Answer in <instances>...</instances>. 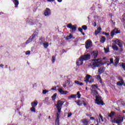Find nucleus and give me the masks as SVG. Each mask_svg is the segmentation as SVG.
Masks as SVG:
<instances>
[{
	"label": "nucleus",
	"instance_id": "nucleus-1",
	"mask_svg": "<svg viewBox=\"0 0 125 125\" xmlns=\"http://www.w3.org/2000/svg\"><path fill=\"white\" fill-rule=\"evenodd\" d=\"M89 59H90V55L89 54L81 56L76 62L77 65L81 66V65H83V61L89 60Z\"/></svg>",
	"mask_w": 125,
	"mask_h": 125
},
{
	"label": "nucleus",
	"instance_id": "nucleus-2",
	"mask_svg": "<svg viewBox=\"0 0 125 125\" xmlns=\"http://www.w3.org/2000/svg\"><path fill=\"white\" fill-rule=\"evenodd\" d=\"M99 60H100V59L91 60V61H92V62L91 63V65H92V66L100 67L102 66V62H101V61H99Z\"/></svg>",
	"mask_w": 125,
	"mask_h": 125
},
{
	"label": "nucleus",
	"instance_id": "nucleus-3",
	"mask_svg": "<svg viewBox=\"0 0 125 125\" xmlns=\"http://www.w3.org/2000/svg\"><path fill=\"white\" fill-rule=\"evenodd\" d=\"M64 104V102L59 100L57 101V104H55V106L58 110V113H61V109H62V106Z\"/></svg>",
	"mask_w": 125,
	"mask_h": 125
},
{
	"label": "nucleus",
	"instance_id": "nucleus-4",
	"mask_svg": "<svg viewBox=\"0 0 125 125\" xmlns=\"http://www.w3.org/2000/svg\"><path fill=\"white\" fill-rule=\"evenodd\" d=\"M123 121H124V117L121 116L119 118H117L116 119H114L113 121V123H115L116 124H122Z\"/></svg>",
	"mask_w": 125,
	"mask_h": 125
},
{
	"label": "nucleus",
	"instance_id": "nucleus-5",
	"mask_svg": "<svg viewBox=\"0 0 125 125\" xmlns=\"http://www.w3.org/2000/svg\"><path fill=\"white\" fill-rule=\"evenodd\" d=\"M92 46V42L91 41L88 40L85 42V47L86 49H88L89 47H91Z\"/></svg>",
	"mask_w": 125,
	"mask_h": 125
},
{
	"label": "nucleus",
	"instance_id": "nucleus-6",
	"mask_svg": "<svg viewBox=\"0 0 125 125\" xmlns=\"http://www.w3.org/2000/svg\"><path fill=\"white\" fill-rule=\"evenodd\" d=\"M120 33H121V31L118 30L117 28H115L111 32L110 36L111 37H114L115 34H120Z\"/></svg>",
	"mask_w": 125,
	"mask_h": 125
},
{
	"label": "nucleus",
	"instance_id": "nucleus-7",
	"mask_svg": "<svg viewBox=\"0 0 125 125\" xmlns=\"http://www.w3.org/2000/svg\"><path fill=\"white\" fill-rule=\"evenodd\" d=\"M113 42H115L116 44L119 45V47H123V42L118 39H116L113 41Z\"/></svg>",
	"mask_w": 125,
	"mask_h": 125
},
{
	"label": "nucleus",
	"instance_id": "nucleus-8",
	"mask_svg": "<svg viewBox=\"0 0 125 125\" xmlns=\"http://www.w3.org/2000/svg\"><path fill=\"white\" fill-rule=\"evenodd\" d=\"M78 96V98L80 99L81 98V96H82V95L80 94V91L77 92V93L76 95H72L68 97V98H76Z\"/></svg>",
	"mask_w": 125,
	"mask_h": 125
},
{
	"label": "nucleus",
	"instance_id": "nucleus-9",
	"mask_svg": "<svg viewBox=\"0 0 125 125\" xmlns=\"http://www.w3.org/2000/svg\"><path fill=\"white\" fill-rule=\"evenodd\" d=\"M67 28H69V29H71L72 31L70 32H75L76 30H77V27L74 25H72L71 24H67Z\"/></svg>",
	"mask_w": 125,
	"mask_h": 125
},
{
	"label": "nucleus",
	"instance_id": "nucleus-10",
	"mask_svg": "<svg viewBox=\"0 0 125 125\" xmlns=\"http://www.w3.org/2000/svg\"><path fill=\"white\" fill-rule=\"evenodd\" d=\"M51 14L50 9L48 8H46L44 12V15L45 16H49Z\"/></svg>",
	"mask_w": 125,
	"mask_h": 125
},
{
	"label": "nucleus",
	"instance_id": "nucleus-11",
	"mask_svg": "<svg viewBox=\"0 0 125 125\" xmlns=\"http://www.w3.org/2000/svg\"><path fill=\"white\" fill-rule=\"evenodd\" d=\"M60 114L61 113L59 112H57L56 113L57 118L55 122L56 125H59V117L60 116Z\"/></svg>",
	"mask_w": 125,
	"mask_h": 125
},
{
	"label": "nucleus",
	"instance_id": "nucleus-12",
	"mask_svg": "<svg viewBox=\"0 0 125 125\" xmlns=\"http://www.w3.org/2000/svg\"><path fill=\"white\" fill-rule=\"evenodd\" d=\"M96 101L97 104L98 105H103V101L102 100H99V99H98V97H96Z\"/></svg>",
	"mask_w": 125,
	"mask_h": 125
},
{
	"label": "nucleus",
	"instance_id": "nucleus-13",
	"mask_svg": "<svg viewBox=\"0 0 125 125\" xmlns=\"http://www.w3.org/2000/svg\"><path fill=\"white\" fill-rule=\"evenodd\" d=\"M35 34L33 35L32 36V37H31L30 38H29L26 42L25 43L26 44H28V43H29V42H32L33 41V40H34V38H35Z\"/></svg>",
	"mask_w": 125,
	"mask_h": 125
},
{
	"label": "nucleus",
	"instance_id": "nucleus-14",
	"mask_svg": "<svg viewBox=\"0 0 125 125\" xmlns=\"http://www.w3.org/2000/svg\"><path fill=\"white\" fill-rule=\"evenodd\" d=\"M104 71H105V67H102L98 69V72L99 74L101 75V74H102V73H104Z\"/></svg>",
	"mask_w": 125,
	"mask_h": 125
},
{
	"label": "nucleus",
	"instance_id": "nucleus-15",
	"mask_svg": "<svg viewBox=\"0 0 125 125\" xmlns=\"http://www.w3.org/2000/svg\"><path fill=\"white\" fill-rule=\"evenodd\" d=\"M119 61H120V59L119 58H116L114 60V63H113L114 66L117 67L118 64H119Z\"/></svg>",
	"mask_w": 125,
	"mask_h": 125
},
{
	"label": "nucleus",
	"instance_id": "nucleus-16",
	"mask_svg": "<svg viewBox=\"0 0 125 125\" xmlns=\"http://www.w3.org/2000/svg\"><path fill=\"white\" fill-rule=\"evenodd\" d=\"M91 94L92 95H93V96H97L98 95V92H97V90H92L91 91Z\"/></svg>",
	"mask_w": 125,
	"mask_h": 125
},
{
	"label": "nucleus",
	"instance_id": "nucleus-17",
	"mask_svg": "<svg viewBox=\"0 0 125 125\" xmlns=\"http://www.w3.org/2000/svg\"><path fill=\"white\" fill-rule=\"evenodd\" d=\"M59 92H60V93H61V94H66L68 92L67 91H63V89H62V88L59 89Z\"/></svg>",
	"mask_w": 125,
	"mask_h": 125
},
{
	"label": "nucleus",
	"instance_id": "nucleus-18",
	"mask_svg": "<svg viewBox=\"0 0 125 125\" xmlns=\"http://www.w3.org/2000/svg\"><path fill=\"white\" fill-rule=\"evenodd\" d=\"M90 78H91V76L87 74L85 77L86 80H85L84 82H86V83H88L89 82V79H90Z\"/></svg>",
	"mask_w": 125,
	"mask_h": 125
},
{
	"label": "nucleus",
	"instance_id": "nucleus-19",
	"mask_svg": "<svg viewBox=\"0 0 125 125\" xmlns=\"http://www.w3.org/2000/svg\"><path fill=\"white\" fill-rule=\"evenodd\" d=\"M98 89V86L97 85L93 84L92 85V88L91 89V91L92 90H97Z\"/></svg>",
	"mask_w": 125,
	"mask_h": 125
},
{
	"label": "nucleus",
	"instance_id": "nucleus-20",
	"mask_svg": "<svg viewBox=\"0 0 125 125\" xmlns=\"http://www.w3.org/2000/svg\"><path fill=\"white\" fill-rule=\"evenodd\" d=\"M101 30L102 29L100 27H98L97 29L95 31V35H96V36H97V35H98V34H99V33L101 32Z\"/></svg>",
	"mask_w": 125,
	"mask_h": 125
},
{
	"label": "nucleus",
	"instance_id": "nucleus-21",
	"mask_svg": "<svg viewBox=\"0 0 125 125\" xmlns=\"http://www.w3.org/2000/svg\"><path fill=\"white\" fill-rule=\"evenodd\" d=\"M81 121L84 125H88V121H87V120L84 119Z\"/></svg>",
	"mask_w": 125,
	"mask_h": 125
},
{
	"label": "nucleus",
	"instance_id": "nucleus-22",
	"mask_svg": "<svg viewBox=\"0 0 125 125\" xmlns=\"http://www.w3.org/2000/svg\"><path fill=\"white\" fill-rule=\"evenodd\" d=\"M91 55L93 58H94L95 59V58H96V57H97V56H98V53H95V52L93 51L91 53Z\"/></svg>",
	"mask_w": 125,
	"mask_h": 125
},
{
	"label": "nucleus",
	"instance_id": "nucleus-23",
	"mask_svg": "<svg viewBox=\"0 0 125 125\" xmlns=\"http://www.w3.org/2000/svg\"><path fill=\"white\" fill-rule=\"evenodd\" d=\"M112 48L114 49V50H119V48H118V46H117V44L115 43H112Z\"/></svg>",
	"mask_w": 125,
	"mask_h": 125
},
{
	"label": "nucleus",
	"instance_id": "nucleus-24",
	"mask_svg": "<svg viewBox=\"0 0 125 125\" xmlns=\"http://www.w3.org/2000/svg\"><path fill=\"white\" fill-rule=\"evenodd\" d=\"M37 105H38V101H35L34 102L31 103V105L32 107H36Z\"/></svg>",
	"mask_w": 125,
	"mask_h": 125
},
{
	"label": "nucleus",
	"instance_id": "nucleus-25",
	"mask_svg": "<svg viewBox=\"0 0 125 125\" xmlns=\"http://www.w3.org/2000/svg\"><path fill=\"white\" fill-rule=\"evenodd\" d=\"M96 77H97V80H98V81H100V83H102V79H101V76H100V75H97L96 76Z\"/></svg>",
	"mask_w": 125,
	"mask_h": 125
},
{
	"label": "nucleus",
	"instance_id": "nucleus-26",
	"mask_svg": "<svg viewBox=\"0 0 125 125\" xmlns=\"http://www.w3.org/2000/svg\"><path fill=\"white\" fill-rule=\"evenodd\" d=\"M13 2L16 5V7H17V6L18 4H19V2L18 1V0H13Z\"/></svg>",
	"mask_w": 125,
	"mask_h": 125
},
{
	"label": "nucleus",
	"instance_id": "nucleus-27",
	"mask_svg": "<svg viewBox=\"0 0 125 125\" xmlns=\"http://www.w3.org/2000/svg\"><path fill=\"white\" fill-rule=\"evenodd\" d=\"M75 83H76V84H78L79 85H83V83H81L79 81H75Z\"/></svg>",
	"mask_w": 125,
	"mask_h": 125
},
{
	"label": "nucleus",
	"instance_id": "nucleus-28",
	"mask_svg": "<svg viewBox=\"0 0 125 125\" xmlns=\"http://www.w3.org/2000/svg\"><path fill=\"white\" fill-rule=\"evenodd\" d=\"M43 45L45 48H47V47H48V42H45L43 43Z\"/></svg>",
	"mask_w": 125,
	"mask_h": 125
},
{
	"label": "nucleus",
	"instance_id": "nucleus-29",
	"mask_svg": "<svg viewBox=\"0 0 125 125\" xmlns=\"http://www.w3.org/2000/svg\"><path fill=\"white\" fill-rule=\"evenodd\" d=\"M73 38V35L72 34H70L69 36H66V40H71Z\"/></svg>",
	"mask_w": 125,
	"mask_h": 125
},
{
	"label": "nucleus",
	"instance_id": "nucleus-30",
	"mask_svg": "<svg viewBox=\"0 0 125 125\" xmlns=\"http://www.w3.org/2000/svg\"><path fill=\"white\" fill-rule=\"evenodd\" d=\"M105 41H106V38H105V37H102L101 39L100 42L103 43Z\"/></svg>",
	"mask_w": 125,
	"mask_h": 125
},
{
	"label": "nucleus",
	"instance_id": "nucleus-31",
	"mask_svg": "<svg viewBox=\"0 0 125 125\" xmlns=\"http://www.w3.org/2000/svg\"><path fill=\"white\" fill-rule=\"evenodd\" d=\"M124 83H125L124 82V81H119V82H117L118 85H123V84H124Z\"/></svg>",
	"mask_w": 125,
	"mask_h": 125
},
{
	"label": "nucleus",
	"instance_id": "nucleus-32",
	"mask_svg": "<svg viewBox=\"0 0 125 125\" xmlns=\"http://www.w3.org/2000/svg\"><path fill=\"white\" fill-rule=\"evenodd\" d=\"M75 102L77 103V105H79V106H82V105H83V103L81 101H75Z\"/></svg>",
	"mask_w": 125,
	"mask_h": 125
},
{
	"label": "nucleus",
	"instance_id": "nucleus-33",
	"mask_svg": "<svg viewBox=\"0 0 125 125\" xmlns=\"http://www.w3.org/2000/svg\"><path fill=\"white\" fill-rule=\"evenodd\" d=\"M115 115V112L112 111L111 113L108 115V117H110V118H112V117H114Z\"/></svg>",
	"mask_w": 125,
	"mask_h": 125
},
{
	"label": "nucleus",
	"instance_id": "nucleus-34",
	"mask_svg": "<svg viewBox=\"0 0 125 125\" xmlns=\"http://www.w3.org/2000/svg\"><path fill=\"white\" fill-rule=\"evenodd\" d=\"M57 95V94L55 93L53 96H52V99L53 101H54V100H55V99H56V96Z\"/></svg>",
	"mask_w": 125,
	"mask_h": 125
},
{
	"label": "nucleus",
	"instance_id": "nucleus-35",
	"mask_svg": "<svg viewBox=\"0 0 125 125\" xmlns=\"http://www.w3.org/2000/svg\"><path fill=\"white\" fill-rule=\"evenodd\" d=\"M78 31H79V32H81V33H82V35L84 36V33H83V29H82V28H81V27L79 28H78Z\"/></svg>",
	"mask_w": 125,
	"mask_h": 125
},
{
	"label": "nucleus",
	"instance_id": "nucleus-36",
	"mask_svg": "<svg viewBox=\"0 0 125 125\" xmlns=\"http://www.w3.org/2000/svg\"><path fill=\"white\" fill-rule=\"evenodd\" d=\"M30 110L31 112H34V113L36 112V108H35V107L32 106V107L30 108Z\"/></svg>",
	"mask_w": 125,
	"mask_h": 125
},
{
	"label": "nucleus",
	"instance_id": "nucleus-37",
	"mask_svg": "<svg viewBox=\"0 0 125 125\" xmlns=\"http://www.w3.org/2000/svg\"><path fill=\"white\" fill-rule=\"evenodd\" d=\"M82 29H83V30H84V31H86V30L87 29V26H86V25H83L82 26Z\"/></svg>",
	"mask_w": 125,
	"mask_h": 125
},
{
	"label": "nucleus",
	"instance_id": "nucleus-38",
	"mask_svg": "<svg viewBox=\"0 0 125 125\" xmlns=\"http://www.w3.org/2000/svg\"><path fill=\"white\" fill-rule=\"evenodd\" d=\"M52 61L53 63H54V62H55V57L54 56H53L52 57Z\"/></svg>",
	"mask_w": 125,
	"mask_h": 125
},
{
	"label": "nucleus",
	"instance_id": "nucleus-39",
	"mask_svg": "<svg viewBox=\"0 0 125 125\" xmlns=\"http://www.w3.org/2000/svg\"><path fill=\"white\" fill-rule=\"evenodd\" d=\"M104 51L105 52H106V53L109 52V48H104Z\"/></svg>",
	"mask_w": 125,
	"mask_h": 125
},
{
	"label": "nucleus",
	"instance_id": "nucleus-40",
	"mask_svg": "<svg viewBox=\"0 0 125 125\" xmlns=\"http://www.w3.org/2000/svg\"><path fill=\"white\" fill-rule=\"evenodd\" d=\"M110 63L111 64H114V59L113 58L110 59Z\"/></svg>",
	"mask_w": 125,
	"mask_h": 125
},
{
	"label": "nucleus",
	"instance_id": "nucleus-41",
	"mask_svg": "<svg viewBox=\"0 0 125 125\" xmlns=\"http://www.w3.org/2000/svg\"><path fill=\"white\" fill-rule=\"evenodd\" d=\"M47 92H48V90H43L42 91V93H43V94H45L46 93H47Z\"/></svg>",
	"mask_w": 125,
	"mask_h": 125
},
{
	"label": "nucleus",
	"instance_id": "nucleus-42",
	"mask_svg": "<svg viewBox=\"0 0 125 125\" xmlns=\"http://www.w3.org/2000/svg\"><path fill=\"white\" fill-rule=\"evenodd\" d=\"M100 118L102 120V122H104V120H103V117L101 114H99Z\"/></svg>",
	"mask_w": 125,
	"mask_h": 125
},
{
	"label": "nucleus",
	"instance_id": "nucleus-43",
	"mask_svg": "<svg viewBox=\"0 0 125 125\" xmlns=\"http://www.w3.org/2000/svg\"><path fill=\"white\" fill-rule=\"evenodd\" d=\"M31 53V51H27L25 52L26 55H28V54H30Z\"/></svg>",
	"mask_w": 125,
	"mask_h": 125
},
{
	"label": "nucleus",
	"instance_id": "nucleus-44",
	"mask_svg": "<svg viewBox=\"0 0 125 125\" xmlns=\"http://www.w3.org/2000/svg\"><path fill=\"white\" fill-rule=\"evenodd\" d=\"M122 68L125 70V63H122Z\"/></svg>",
	"mask_w": 125,
	"mask_h": 125
},
{
	"label": "nucleus",
	"instance_id": "nucleus-45",
	"mask_svg": "<svg viewBox=\"0 0 125 125\" xmlns=\"http://www.w3.org/2000/svg\"><path fill=\"white\" fill-rule=\"evenodd\" d=\"M93 82H94V80H93V79H90V80L89 81L90 83H93Z\"/></svg>",
	"mask_w": 125,
	"mask_h": 125
},
{
	"label": "nucleus",
	"instance_id": "nucleus-46",
	"mask_svg": "<svg viewBox=\"0 0 125 125\" xmlns=\"http://www.w3.org/2000/svg\"><path fill=\"white\" fill-rule=\"evenodd\" d=\"M71 116H72V113L70 112L68 114L67 117H68V118H70V117H71Z\"/></svg>",
	"mask_w": 125,
	"mask_h": 125
},
{
	"label": "nucleus",
	"instance_id": "nucleus-47",
	"mask_svg": "<svg viewBox=\"0 0 125 125\" xmlns=\"http://www.w3.org/2000/svg\"><path fill=\"white\" fill-rule=\"evenodd\" d=\"M93 25H94V27H96V22L94 21Z\"/></svg>",
	"mask_w": 125,
	"mask_h": 125
},
{
	"label": "nucleus",
	"instance_id": "nucleus-48",
	"mask_svg": "<svg viewBox=\"0 0 125 125\" xmlns=\"http://www.w3.org/2000/svg\"><path fill=\"white\" fill-rule=\"evenodd\" d=\"M98 97V99H99V100H101V97H99V96H96V97Z\"/></svg>",
	"mask_w": 125,
	"mask_h": 125
},
{
	"label": "nucleus",
	"instance_id": "nucleus-49",
	"mask_svg": "<svg viewBox=\"0 0 125 125\" xmlns=\"http://www.w3.org/2000/svg\"><path fill=\"white\" fill-rule=\"evenodd\" d=\"M119 79L120 80V81H124V80H123V78H122V77H119Z\"/></svg>",
	"mask_w": 125,
	"mask_h": 125
},
{
	"label": "nucleus",
	"instance_id": "nucleus-50",
	"mask_svg": "<svg viewBox=\"0 0 125 125\" xmlns=\"http://www.w3.org/2000/svg\"><path fill=\"white\" fill-rule=\"evenodd\" d=\"M95 119L94 118V117H90V120H95Z\"/></svg>",
	"mask_w": 125,
	"mask_h": 125
},
{
	"label": "nucleus",
	"instance_id": "nucleus-51",
	"mask_svg": "<svg viewBox=\"0 0 125 125\" xmlns=\"http://www.w3.org/2000/svg\"><path fill=\"white\" fill-rule=\"evenodd\" d=\"M52 90H55L56 89V87L52 88Z\"/></svg>",
	"mask_w": 125,
	"mask_h": 125
},
{
	"label": "nucleus",
	"instance_id": "nucleus-52",
	"mask_svg": "<svg viewBox=\"0 0 125 125\" xmlns=\"http://www.w3.org/2000/svg\"><path fill=\"white\" fill-rule=\"evenodd\" d=\"M105 36H109V33H105Z\"/></svg>",
	"mask_w": 125,
	"mask_h": 125
},
{
	"label": "nucleus",
	"instance_id": "nucleus-53",
	"mask_svg": "<svg viewBox=\"0 0 125 125\" xmlns=\"http://www.w3.org/2000/svg\"><path fill=\"white\" fill-rule=\"evenodd\" d=\"M48 1H50V2H51V1H54V0H47Z\"/></svg>",
	"mask_w": 125,
	"mask_h": 125
},
{
	"label": "nucleus",
	"instance_id": "nucleus-54",
	"mask_svg": "<svg viewBox=\"0 0 125 125\" xmlns=\"http://www.w3.org/2000/svg\"><path fill=\"white\" fill-rule=\"evenodd\" d=\"M111 64H112V63H110V62H109V63H107V66H109V65H111Z\"/></svg>",
	"mask_w": 125,
	"mask_h": 125
},
{
	"label": "nucleus",
	"instance_id": "nucleus-55",
	"mask_svg": "<svg viewBox=\"0 0 125 125\" xmlns=\"http://www.w3.org/2000/svg\"><path fill=\"white\" fill-rule=\"evenodd\" d=\"M58 1L59 2H61V1H62V0H58Z\"/></svg>",
	"mask_w": 125,
	"mask_h": 125
},
{
	"label": "nucleus",
	"instance_id": "nucleus-56",
	"mask_svg": "<svg viewBox=\"0 0 125 125\" xmlns=\"http://www.w3.org/2000/svg\"><path fill=\"white\" fill-rule=\"evenodd\" d=\"M63 87H66V84H64L63 85Z\"/></svg>",
	"mask_w": 125,
	"mask_h": 125
},
{
	"label": "nucleus",
	"instance_id": "nucleus-57",
	"mask_svg": "<svg viewBox=\"0 0 125 125\" xmlns=\"http://www.w3.org/2000/svg\"><path fill=\"white\" fill-rule=\"evenodd\" d=\"M0 67H3V64H0Z\"/></svg>",
	"mask_w": 125,
	"mask_h": 125
},
{
	"label": "nucleus",
	"instance_id": "nucleus-58",
	"mask_svg": "<svg viewBox=\"0 0 125 125\" xmlns=\"http://www.w3.org/2000/svg\"><path fill=\"white\" fill-rule=\"evenodd\" d=\"M85 89L86 90H87V87H86Z\"/></svg>",
	"mask_w": 125,
	"mask_h": 125
},
{
	"label": "nucleus",
	"instance_id": "nucleus-59",
	"mask_svg": "<svg viewBox=\"0 0 125 125\" xmlns=\"http://www.w3.org/2000/svg\"><path fill=\"white\" fill-rule=\"evenodd\" d=\"M48 118H49V119H50V116H49L48 117Z\"/></svg>",
	"mask_w": 125,
	"mask_h": 125
},
{
	"label": "nucleus",
	"instance_id": "nucleus-60",
	"mask_svg": "<svg viewBox=\"0 0 125 125\" xmlns=\"http://www.w3.org/2000/svg\"><path fill=\"white\" fill-rule=\"evenodd\" d=\"M88 19H89V17H88Z\"/></svg>",
	"mask_w": 125,
	"mask_h": 125
},
{
	"label": "nucleus",
	"instance_id": "nucleus-61",
	"mask_svg": "<svg viewBox=\"0 0 125 125\" xmlns=\"http://www.w3.org/2000/svg\"><path fill=\"white\" fill-rule=\"evenodd\" d=\"M40 116H42V114H40Z\"/></svg>",
	"mask_w": 125,
	"mask_h": 125
},
{
	"label": "nucleus",
	"instance_id": "nucleus-62",
	"mask_svg": "<svg viewBox=\"0 0 125 125\" xmlns=\"http://www.w3.org/2000/svg\"><path fill=\"white\" fill-rule=\"evenodd\" d=\"M99 120H100V118H99Z\"/></svg>",
	"mask_w": 125,
	"mask_h": 125
},
{
	"label": "nucleus",
	"instance_id": "nucleus-63",
	"mask_svg": "<svg viewBox=\"0 0 125 125\" xmlns=\"http://www.w3.org/2000/svg\"><path fill=\"white\" fill-rule=\"evenodd\" d=\"M97 121H98V119H97Z\"/></svg>",
	"mask_w": 125,
	"mask_h": 125
}]
</instances>
